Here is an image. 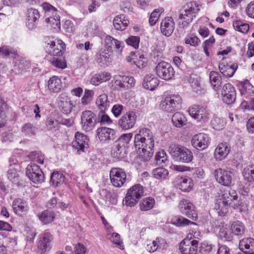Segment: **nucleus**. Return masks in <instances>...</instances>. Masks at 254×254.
<instances>
[{"label":"nucleus","mask_w":254,"mask_h":254,"mask_svg":"<svg viewBox=\"0 0 254 254\" xmlns=\"http://www.w3.org/2000/svg\"><path fill=\"white\" fill-rule=\"evenodd\" d=\"M36 127L30 124H25L22 127V132L25 134L32 135L36 132Z\"/></svg>","instance_id":"62"},{"label":"nucleus","mask_w":254,"mask_h":254,"mask_svg":"<svg viewBox=\"0 0 254 254\" xmlns=\"http://www.w3.org/2000/svg\"><path fill=\"white\" fill-rule=\"evenodd\" d=\"M140 39L137 36H130L126 40V43L135 49L138 47Z\"/></svg>","instance_id":"63"},{"label":"nucleus","mask_w":254,"mask_h":254,"mask_svg":"<svg viewBox=\"0 0 254 254\" xmlns=\"http://www.w3.org/2000/svg\"><path fill=\"white\" fill-rule=\"evenodd\" d=\"M134 145L136 149H141L139 155L144 161L148 160L153 155L154 139L152 132L147 128L140 129L134 136Z\"/></svg>","instance_id":"1"},{"label":"nucleus","mask_w":254,"mask_h":254,"mask_svg":"<svg viewBox=\"0 0 254 254\" xmlns=\"http://www.w3.org/2000/svg\"><path fill=\"white\" fill-rule=\"evenodd\" d=\"M94 96V92L92 90L85 89L84 94L81 99V104L86 106L88 105L92 100Z\"/></svg>","instance_id":"53"},{"label":"nucleus","mask_w":254,"mask_h":254,"mask_svg":"<svg viewBox=\"0 0 254 254\" xmlns=\"http://www.w3.org/2000/svg\"><path fill=\"white\" fill-rule=\"evenodd\" d=\"M26 174L33 183L39 184L44 181V176L42 169L35 163H31L27 165Z\"/></svg>","instance_id":"9"},{"label":"nucleus","mask_w":254,"mask_h":254,"mask_svg":"<svg viewBox=\"0 0 254 254\" xmlns=\"http://www.w3.org/2000/svg\"><path fill=\"white\" fill-rule=\"evenodd\" d=\"M81 124L83 130L90 131L95 125V115L89 110L83 112L81 115Z\"/></svg>","instance_id":"15"},{"label":"nucleus","mask_w":254,"mask_h":254,"mask_svg":"<svg viewBox=\"0 0 254 254\" xmlns=\"http://www.w3.org/2000/svg\"><path fill=\"white\" fill-rule=\"evenodd\" d=\"M40 221L44 224L52 222L55 218V214L53 211L46 210L38 215Z\"/></svg>","instance_id":"40"},{"label":"nucleus","mask_w":254,"mask_h":254,"mask_svg":"<svg viewBox=\"0 0 254 254\" xmlns=\"http://www.w3.org/2000/svg\"><path fill=\"white\" fill-rule=\"evenodd\" d=\"M200 5L195 1L187 3L178 16L179 24L183 28L187 27L200 9Z\"/></svg>","instance_id":"2"},{"label":"nucleus","mask_w":254,"mask_h":254,"mask_svg":"<svg viewBox=\"0 0 254 254\" xmlns=\"http://www.w3.org/2000/svg\"><path fill=\"white\" fill-rule=\"evenodd\" d=\"M209 80L211 86L215 91H217L221 83L220 74L216 71H212L209 74Z\"/></svg>","instance_id":"44"},{"label":"nucleus","mask_w":254,"mask_h":254,"mask_svg":"<svg viewBox=\"0 0 254 254\" xmlns=\"http://www.w3.org/2000/svg\"><path fill=\"white\" fill-rule=\"evenodd\" d=\"M241 107L244 110L254 111V98H252L249 102L243 101Z\"/></svg>","instance_id":"64"},{"label":"nucleus","mask_w":254,"mask_h":254,"mask_svg":"<svg viewBox=\"0 0 254 254\" xmlns=\"http://www.w3.org/2000/svg\"><path fill=\"white\" fill-rule=\"evenodd\" d=\"M88 139L87 137L82 133L76 132L75 135V140L72 141V146L78 152H84V149L88 147Z\"/></svg>","instance_id":"23"},{"label":"nucleus","mask_w":254,"mask_h":254,"mask_svg":"<svg viewBox=\"0 0 254 254\" xmlns=\"http://www.w3.org/2000/svg\"><path fill=\"white\" fill-rule=\"evenodd\" d=\"M132 133H125L122 134L119 138L116 141L120 144H122L125 148H127V145L128 144L132 137Z\"/></svg>","instance_id":"56"},{"label":"nucleus","mask_w":254,"mask_h":254,"mask_svg":"<svg viewBox=\"0 0 254 254\" xmlns=\"http://www.w3.org/2000/svg\"><path fill=\"white\" fill-rule=\"evenodd\" d=\"M65 45L61 40L50 41L47 43L46 49L48 53L54 56H61L63 54Z\"/></svg>","instance_id":"21"},{"label":"nucleus","mask_w":254,"mask_h":254,"mask_svg":"<svg viewBox=\"0 0 254 254\" xmlns=\"http://www.w3.org/2000/svg\"><path fill=\"white\" fill-rule=\"evenodd\" d=\"M12 205L14 212L20 216L25 214L29 209L27 202L20 198L14 199Z\"/></svg>","instance_id":"24"},{"label":"nucleus","mask_w":254,"mask_h":254,"mask_svg":"<svg viewBox=\"0 0 254 254\" xmlns=\"http://www.w3.org/2000/svg\"><path fill=\"white\" fill-rule=\"evenodd\" d=\"M26 25L29 29H33L37 23L40 18V14L38 10L31 8L27 11Z\"/></svg>","instance_id":"28"},{"label":"nucleus","mask_w":254,"mask_h":254,"mask_svg":"<svg viewBox=\"0 0 254 254\" xmlns=\"http://www.w3.org/2000/svg\"><path fill=\"white\" fill-rule=\"evenodd\" d=\"M105 46L107 51L112 52L113 49L114 48L116 52L120 55L122 53L124 44L123 42L119 41L113 37L108 35L105 39Z\"/></svg>","instance_id":"20"},{"label":"nucleus","mask_w":254,"mask_h":254,"mask_svg":"<svg viewBox=\"0 0 254 254\" xmlns=\"http://www.w3.org/2000/svg\"><path fill=\"white\" fill-rule=\"evenodd\" d=\"M219 236L224 241H231L232 239L231 228L227 225L223 226L220 229Z\"/></svg>","instance_id":"45"},{"label":"nucleus","mask_w":254,"mask_h":254,"mask_svg":"<svg viewBox=\"0 0 254 254\" xmlns=\"http://www.w3.org/2000/svg\"><path fill=\"white\" fill-rule=\"evenodd\" d=\"M38 243V249L41 254L49 252L52 248V242L53 236L49 231L46 230L39 235Z\"/></svg>","instance_id":"10"},{"label":"nucleus","mask_w":254,"mask_h":254,"mask_svg":"<svg viewBox=\"0 0 254 254\" xmlns=\"http://www.w3.org/2000/svg\"><path fill=\"white\" fill-rule=\"evenodd\" d=\"M143 194V188L139 184L133 186L128 190L123 202L127 206H134Z\"/></svg>","instance_id":"7"},{"label":"nucleus","mask_w":254,"mask_h":254,"mask_svg":"<svg viewBox=\"0 0 254 254\" xmlns=\"http://www.w3.org/2000/svg\"><path fill=\"white\" fill-rule=\"evenodd\" d=\"M48 88L51 92L57 93L62 87V81L58 76H53L48 81Z\"/></svg>","instance_id":"36"},{"label":"nucleus","mask_w":254,"mask_h":254,"mask_svg":"<svg viewBox=\"0 0 254 254\" xmlns=\"http://www.w3.org/2000/svg\"><path fill=\"white\" fill-rule=\"evenodd\" d=\"M98 118L101 125H109L112 123V121L109 117L105 114V112L101 111L99 114Z\"/></svg>","instance_id":"61"},{"label":"nucleus","mask_w":254,"mask_h":254,"mask_svg":"<svg viewBox=\"0 0 254 254\" xmlns=\"http://www.w3.org/2000/svg\"><path fill=\"white\" fill-rule=\"evenodd\" d=\"M238 68L236 64H227L221 62L219 65V69L221 73L226 77H231Z\"/></svg>","instance_id":"29"},{"label":"nucleus","mask_w":254,"mask_h":254,"mask_svg":"<svg viewBox=\"0 0 254 254\" xmlns=\"http://www.w3.org/2000/svg\"><path fill=\"white\" fill-rule=\"evenodd\" d=\"M128 23V20L123 14L116 16L113 21V25L115 29L121 31L126 29Z\"/></svg>","instance_id":"33"},{"label":"nucleus","mask_w":254,"mask_h":254,"mask_svg":"<svg viewBox=\"0 0 254 254\" xmlns=\"http://www.w3.org/2000/svg\"><path fill=\"white\" fill-rule=\"evenodd\" d=\"M192 146L198 150L206 149L209 143V136L207 134L199 133L194 135L191 140Z\"/></svg>","instance_id":"19"},{"label":"nucleus","mask_w":254,"mask_h":254,"mask_svg":"<svg viewBox=\"0 0 254 254\" xmlns=\"http://www.w3.org/2000/svg\"><path fill=\"white\" fill-rule=\"evenodd\" d=\"M200 233L190 232L180 244V250L183 254H197V246Z\"/></svg>","instance_id":"3"},{"label":"nucleus","mask_w":254,"mask_h":254,"mask_svg":"<svg viewBox=\"0 0 254 254\" xmlns=\"http://www.w3.org/2000/svg\"><path fill=\"white\" fill-rule=\"evenodd\" d=\"M17 55V50L11 47L4 45L0 48V56L2 58L15 57Z\"/></svg>","instance_id":"42"},{"label":"nucleus","mask_w":254,"mask_h":254,"mask_svg":"<svg viewBox=\"0 0 254 254\" xmlns=\"http://www.w3.org/2000/svg\"><path fill=\"white\" fill-rule=\"evenodd\" d=\"M189 115L194 120L201 123L207 122L209 114L205 108L198 105H192L188 110Z\"/></svg>","instance_id":"11"},{"label":"nucleus","mask_w":254,"mask_h":254,"mask_svg":"<svg viewBox=\"0 0 254 254\" xmlns=\"http://www.w3.org/2000/svg\"><path fill=\"white\" fill-rule=\"evenodd\" d=\"M182 100L178 94H171L166 96L161 104L163 110L173 112L181 109Z\"/></svg>","instance_id":"8"},{"label":"nucleus","mask_w":254,"mask_h":254,"mask_svg":"<svg viewBox=\"0 0 254 254\" xmlns=\"http://www.w3.org/2000/svg\"><path fill=\"white\" fill-rule=\"evenodd\" d=\"M168 152L174 158L183 163H189L193 158L192 152L181 145L171 144Z\"/></svg>","instance_id":"5"},{"label":"nucleus","mask_w":254,"mask_h":254,"mask_svg":"<svg viewBox=\"0 0 254 254\" xmlns=\"http://www.w3.org/2000/svg\"><path fill=\"white\" fill-rule=\"evenodd\" d=\"M230 150V147L227 143H220L215 149L214 157L216 160L221 161L227 156Z\"/></svg>","instance_id":"27"},{"label":"nucleus","mask_w":254,"mask_h":254,"mask_svg":"<svg viewBox=\"0 0 254 254\" xmlns=\"http://www.w3.org/2000/svg\"><path fill=\"white\" fill-rule=\"evenodd\" d=\"M180 211L189 218L195 220L197 218V215L195 210L194 205L189 200L182 199L179 204Z\"/></svg>","instance_id":"16"},{"label":"nucleus","mask_w":254,"mask_h":254,"mask_svg":"<svg viewBox=\"0 0 254 254\" xmlns=\"http://www.w3.org/2000/svg\"><path fill=\"white\" fill-rule=\"evenodd\" d=\"M136 115L132 111L127 112L118 121V125L123 130L132 128L136 123Z\"/></svg>","instance_id":"14"},{"label":"nucleus","mask_w":254,"mask_h":254,"mask_svg":"<svg viewBox=\"0 0 254 254\" xmlns=\"http://www.w3.org/2000/svg\"><path fill=\"white\" fill-rule=\"evenodd\" d=\"M19 169V165L15 163H14L13 164H10L9 166V168L7 172V177L8 179L13 183H17L18 182Z\"/></svg>","instance_id":"34"},{"label":"nucleus","mask_w":254,"mask_h":254,"mask_svg":"<svg viewBox=\"0 0 254 254\" xmlns=\"http://www.w3.org/2000/svg\"><path fill=\"white\" fill-rule=\"evenodd\" d=\"M155 204L154 198L147 197L144 198L140 203V209L142 211H147L151 209Z\"/></svg>","instance_id":"49"},{"label":"nucleus","mask_w":254,"mask_h":254,"mask_svg":"<svg viewBox=\"0 0 254 254\" xmlns=\"http://www.w3.org/2000/svg\"><path fill=\"white\" fill-rule=\"evenodd\" d=\"M159 84L158 78L153 74H147L144 78L143 87L149 90H153Z\"/></svg>","instance_id":"32"},{"label":"nucleus","mask_w":254,"mask_h":254,"mask_svg":"<svg viewBox=\"0 0 254 254\" xmlns=\"http://www.w3.org/2000/svg\"><path fill=\"white\" fill-rule=\"evenodd\" d=\"M96 105L101 111L105 112L110 106L107 94L104 93L98 96L96 100Z\"/></svg>","instance_id":"35"},{"label":"nucleus","mask_w":254,"mask_h":254,"mask_svg":"<svg viewBox=\"0 0 254 254\" xmlns=\"http://www.w3.org/2000/svg\"><path fill=\"white\" fill-rule=\"evenodd\" d=\"M199 42L198 38L193 34L189 35L185 38V43L191 46H196Z\"/></svg>","instance_id":"60"},{"label":"nucleus","mask_w":254,"mask_h":254,"mask_svg":"<svg viewBox=\"0 0 254 254\" xmlns=\"http://www.w3.org/2000/svg\"><path fill=\"white\" fill-rule=\"evenodd\" d=\"M173 223L180 227H184L190 224L195 225V223L190 221L182 216L175 217L173 219Z\"/></svg>","instance_id":"50"},{"label":"nucleus","mask_w":254,"mask_h":254,"mask_svg":"<svg viewBox=\"0 0 254 254\" xmlns=\"http://www.w3.org/2000/svg\"><path fill=\"white\" fill-rule=\"evenodd\" d=\"M110 52L106 49L96 55V60L100 66H104L107 64V63L111 62Z\"/></svg>","instance_id":"41"},{"label":"nucleus","mask_w":254,"mask_h":254,"mask_svg":"<svg viewBox=\"0 0 254 254\" xmlns=\"http://www.w3.org/2000/svg\"><path fill=\"white\" fill-rule=\"evenodd\" d=\"M160 29L162 33L165 36L172 35L175 29V22L172 17L165 18L161 22Z\"/></svg>","instance_id":"25"},{"label":"nucleus","mask_w":254,"mask_h":254,"mask_svg":"<svg viewBox=\"0 0 254 254\" xmlns=\"http://www.w3.org/2000/svg\"><path fill=\"white\" fill-rule=\"evenodd\" d=\"M41 6L45 12L46 22L54 29L60 30V19L57 15L56 8L47 2L43 3Z\"/></svg>","instance_id":"6"},{"label":"nucleus","mask_w":254,"mask_h":254,"mask_svg":"<svg viewBox=\"0 0 254 254\" xmlns=\"http://www.w3.org/2000/svg\"><path fill=\"white\" fill-rule=\"evenodd\" d=\"M214 175L216 181L221 185L229 186L232 183V175L231 171L218 168L215 170Z\"/></svg>","instance_id":"17"},{"label":"nucleus","mask_w":254,"mask_h":254,"mask_svg":"<svg viewBox=\"0 0 254 254\" xmlns=\"http://www.w3.org/2000/svg\"><path fill=\"white\" fill-rule=\"evenodd\" d=\"M237 197L236 192L233 190L226 191L219 196L215 201L214 206L218 215L220 216L225 215L228 211L230 201L237 199Z\"/></svg>","instance_id":"4"},{"label":"nucleus","mask_w":254,"mask_h":254,"mask_svg":"<svg viewBox=\"0 0 254 254\" xmlns=\"http://www.w3.org/2000/svg\"><path fill=\"white\" fill-rule=\"evenodd\" d=\"M243 176L248 182L254 181V165L247 166L242 172Z\"/></svg>","instance_id":"46"},{"label":"nucleus","mask_w":254,"mask_h":254,"mask_svg":"<svg viewBox=\"0 0 254 254\" xmlns=\"http://www.w3.org/2000/svg\"><path fill=\"white\" fill-rule=\"evenodd\" d=\"M123 81V76L120 75L115 76L111 82V88L114 90H125V85Z\"/></svg>","instance_id":"43"},{"label":"nucleus","mask_w":254,"mask_h":254,"mask_svg":"<svg viewBox=\"0 0 254 254\" xmlns=\"http://www.w3.org/2000/svg\"><path fill=\"white\" fill-rule=\"evenodd\" d=\"M172 122L174 126L180 128L186 125L187 120L183 113L176 112L172 116Z\"/></svg>","instance_id":"37"},{"label":"nucleus","mask_w":254,"mask_h":254,"mask_svg":"<svg viewBox=\"0 0 254 254\" xmlns=\"http://www.w3.org/2000/svg\"><path fill=\"white\" fill-rule=\"evenodd\" d=\"M222 99L227 104L233 103L236 100V93L234 87L230 83L225 84L221 90Z\"/></svg>","instance_id":"18"},{"label":"nucleus","mask_w":254,"mask_h":254,"mask_svg":"<svg viewBox=\"0 0 254 254\" xmlns=\"http://www.w3.org/2000/svg\"><path fill=\"white\" fill-rule=\"evenodd\" d=\"M233 26L236 30L240 32L247 33L249 29V25L241 20H236L233 22Z\"/></svg>","instance_id":"52"},{"label":"nucleus","mask_w":254,"mask_h":254,"mask_svg":"<svg viewBox=\"0 0 254 254\" xmlns=\"http://www.w3.org/2000/svg\"><path fill=\"white\" fill-rule=\"evenodd\" d=\"M110 178L112 184L115 187H121L126 181L127 175L125 171L120 168H113L110 172Z\"/></svg>","instance_id":"12"},{"label":"nucleus","mask_w":254,"mask_h":254,"mask_svg":"<svg viewBox=\"0 0 254 254\" xmlns=\"http://www.w3.org/2000/svg\"><path fill=\"white\" fill-rule=\"evenodd\" d=\"M225 124V121L223 119L218 117H214L211 121L213 128L218 130L222 129L224 127Z\"/></svg>","instance_id":"51"},{"label":"nucleus","mask_w":254,"mask_h":254,"mask_svg":"<svg viewBox=\"0 0 254 254\" xmlns=\"http://www.w3.org/2000/svg\"><path fill=\"white\" fill-rule=\"evenodd\" d=\"M213 249V246L207 242L201 244L199 251L202 254H210Z\"/></svg>","instance_id":"58"},{"label":"nucleus","mask_w":254,"mask_h":254,"mask_svg":"<svg viewBox=\"0 0 254 254\" xmlns=\"http://www.w3.org/2000/svg\"><path fill=\"white\" fill-rule=\"evenodd\" d=\"M231 230L232 235L237 236H242L245 232L244 224L240 221L233 222L231 225Z\"/></svg>","instance_id":"38"},{"label":"nucleus","mask_w":254,"mask_h":254,"mask_svg":"<svg viewBox=\"0 0 254 254\" xmlns=\"http://www.w3.org/2000/svg\"><path fill=\"white\" fill-rule=\"evenodd\" d=\"M58 105L61 111L65 114L70 113L73 108L70 98L64 94H61L58 98Z\"/></svg>","instance_id":"26"},{"label":"nucleus","mask_w":254,"mask_h":254,"mask_svg":"<svg viewBox=\"0 0 254 254\" xmlns=\"http://www.w3.org/2000/svg\"><path fill=\"white\" fill-rule=\"evenodd\" d=\"M239 248L246 254H254V239L245 238L239 242Z\"/></svg>","instance_id":"31"},{"label":"nucleus","mask_w":254,"mask_h":254,"mask_svg":"<svg viewBox=\"0 0 254 254\" xmlns=\"http://www.w3.org/2000/svg\"><path fill=\"white\" fill-rule=\"evenodd\" d=\"M152 175L157 179L164 180L167 178L169 172L164 168L159 167L152 171Z\"/></svg>","instance_id":"47"},{"label":"nucleus","mask_w":254,"mask_h":254,"mask_svg":"<svg viewBox=\"0 0 254 254\" xmlns=\"http://www.w3.org/2000/svg\"><path fill=\"white\" fill-rule=\"evenodd\" d=\"M240 92L242 95L246 97L248 96H253L254 95V86L249 81L245 82L242 85L240 89Z\"/></svg>","instance_id":"48"},{"label":"nucleus","mask_w":254,"mask_h":254,"mask_svg":"<svg viewBox=\"0 0 254 254\" xmlns=\"http://www.w3.org/2000/svg\"><path fill=\"white\" fill-rule=\"evenodd\" d=\"M156 72L160 78L166 80L172 79L175 74L172 66L165 62H162L158 64L156 66Z\"/></svg>","instance_id":"13"},{"label":"nucleus","mask_w":254,"mask_h":254,"mask_svg":"<svg viewBox=\"0 0 254 254\" xmlns=\"http://www.w3.org/2000/svg\"><path fill=\"white\" fill-rule=\"evenodd\" d=\"M192 187V180L189 177H182L179 179L178 187L183 191H189Z\"/></svg>","instance_id":"39"},{"label":"nucleus","mask_w":254,"mask_h":254,"mask_svg":"<svg viewBox=\"0 0 254 254\" xmlns=\"http://www.w3.org/2000/svg\"><path fill=\"white\" fill-rule=\"evenodd\" d=\"M127 153V149L122 144L115 142L112 148L111 155L116 160H120L125 158Z\"/></svg>","instance_id":"30"},{"label":"nucleus","mask_w":254,"mask_h":254,"mask_svg":"<svg viewBox=\"0 0 254 254\" xmlns=\"http://www.w3.org/2000/svg\"><path fill=\"white\" fill-rule=\"evenodd\" d=\"M115 131L109 127H100L96 130V137L102 142H109L114 138Z\"/></svg>","instance_id":"22"},{"label":"nucleus","mask_w":254,"mask_h":254,"mask_svg":"<svg viewBox=\"0 0 254 254\" xmlns=\"http://www.w3.org/2000/svg\"><path fill=\"white\" fill-rule=\"evenodd\" d=\"M124 85H125V90L132 87L134 86L135 80L131 76H123Z\"/></svg>","instance_id":"59"},{"label":"nucleus","mask_w":254,"mask_h":254,"mask_svg":"<svg viewBox=\"0 0 254 254\" xmlns=\"http://www.w3.org/2000/svg\"><path fill=\"white\" fill-rule=\"evenodd\" d=\"M155 160L158 165L166 164L168 162L167 156L164 150H161L156 153Z\"/></svg>","instance_id":"55"},{"label":"nucleus","mask_w":254,"mask_h":254,"mask_svg":"<svg viewBox=\"0 0 254 254\" xmlns=\"http://www.w3.org/2000/svg\"><path fill=\"white\" fill-rule=\"evenodd\" d=\"M64 181L63 174L58 171L54 172L51 176V182L54 186H57L59 184Z\"/></svg>","instance_id":"54"},{"label":"nucleus","mask_w":254,"mask_h":254,"mask_svg":"<svg viewBox=\"0 0 254 254\" xmlns=\"http://www.w3.org/2000/svg\"><path fill=\"white\" fill-rule=\"evenodd\" d=\"M46 125L48 129L54 131L59 128L60 122L55 119L49 118L46 121Z\"/></svg>","instance_id":"57"}]
</instances>
